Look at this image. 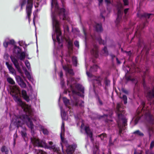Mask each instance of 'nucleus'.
I'll use <instances>...</instances> for the list:
<instances>
[{
    "label": "nucleus",
    "instance_id": "nucleus-63",
    "mask_svg": "<svg viewBox=\"0 0 154 154\" xmlns=\"http://www.w3.org/2000/svg\"><path fill=\"white\" fill-rule=\"evenodd\" d=\"M105 2L107 4L110 3V1L109 0H105Z\"/></svg>",
    "mask_w": 154,
    "mask_h": 154
},
{
    "label": "nucleus",
    "instance_id": "nucleus-25",
    "mask_svg": "<svg viewBox=\"0 0 154 154\" xmlns=\"http://www.w3.org/2000/svg\"><path fill=\"white\" fill-rule=\"evenodd\" d=\"M61 112L62 118L63 120H66L67 119V117L66 114L65 112L61 108Z\"/></svg>",
    "mask_w": 154,
    "mask_h": 154
},
{
    "label": "nucleus",
    "instance_id": "nucleus-14",
    "mask_svg": "<svg viewBox=\"0 0 154 154\" xmlns=\"http://www.w3.org/2000/svg\"><path fill=\"white\" fill-rule=\"evenodd\" d=\"M71 66L70 65H68L67 66H63V68L66 72H67L72 76L74 75V73L71 69Z\"/></svg>",
    "mask_w": 154,
    "mask_h": 154
},
{
    "label": "nucleus",
    "instance_id": "nucleus-17",
    "mask_svg": "<svg viewBox=\"0 0 154 154\" xmlns=\"http://www.w3.org/2000/svg\"><path fill=\"white\" fill-rule=\"evenodd\" d=\"M24 71L25 74L26 75L27 78L29 79V80L31 81L32 82H33L34 81L31 75L29 72L27 71L26 69H24Z\"/></svg>",
    "mask_w": 154,
    "mask_h": 154
},
{
    "label": "nucleus",
    "instance_id": "nucleus-42",
    "mask_svg": "<svg viewBox=\"0 0 154 154\" xmlns=\"http://www.w3.org/2000/svg\"><path fill=\"white\" fill-rule=\"evenodd\" d=\"M98 136L100 137L101 140H103L106 137V135L105 134H102L98 135Z\"/></svg>",
    "mask_w": 154,
    "mask_h": 154
},
{
    "label": "nucleus",
    "instance_id": "nucleus-31",
    "mask_svg": "<svg viewBox=\"0 0 154 154\" xmlns=\"http://www.w3.org/2000/svg\"><path fill=\"white\" fill-rule=\"evenodd\" d=\"M15 76L16 80L18 84L23 80V79L20 76L16 75Z\"/></svg>",
    "mask_w": 154,
    "mask_h": 154
},
{
    "label": "nucleus",
    "instance_id": "nucleus-30",
    "mask_svg": "<svg viewBox=\"0 0 154 154\" xmlns=\"http://www.w3.org/2000/svg\"><path fill=\"white\" fill-rule=\"evenodd\" d=\"M63 101L64 103L65 104L66 106H68V108H69V100L65 97L63 98Z\"/></svg>",
    "mask_w": 154,
    "mask_h": 154
},
{
    "label": "nucleus",
    "instance_id": "nucleus-44",
    "mask_svg": "<svg viewBox=\"0 0 154 154\" xmlns=\"http://www.w3.org/2000/svg\"><path fill=\"white\" fill-rule=\"evenodd\" d=\"M74 44L75 46L77 47V48H79V42L77 41H76L74 42Z\"/></svg>",
    "mask_w": 154,
    "mask_h": 154
},
{
    "label": "nucleus",
    "instance_id": "nucleus-38",
    "mask_svg": "<svg viewBox=\"0 0 154 154\" xmlns=\"http://www.w3.org/2000/svg\"><path fill=\"white\" fill-rule=\"evenodd\" d=\"M102 51L103 53L105 55L107 56L108 55V52L106 47H104V48L103 49Z\"/></svg>",
    "mask_w": 154,
    "mask_h": 154
},
{
    "label": "nucleus",
    "instance_id": "nucleus-6",
    "mask_svg": "<svg viewBox=\"0 0 154 154\" xmlns=\"http://www.w3.org/2000/svg\"><path fill=\"white\" fill-rule=\"evenodd\" d=\"M51 7L52 8H54L56 11H58L60 18H63V20H68V17L65 13V9L63 8L59 9L57 0H52Z\"/></svg>",
    "mask_w": 154,
    "mask_h": 154
},
{
    "label": "nucleus",
    "instance_id": "nucleus-33",
    "mask_svg": "<svg viewBox=\"0 0 154 154\" xmlns=\"http://www.w3.org/2000/svg\"><path fill=\"white\" fill-rule=\"evenodd\" d=\"M98 67L97 65H94L91 67L90 71L91 72L96 71Z\"/></svg>",
    "mask_w": 154,
    "mask_h": 154
},
{
    "label": "nucleus",
    "instance_id": "nucleus-29",
    "mask_svg": "<svg viewBox=\"0 0 154 154\" xmlns=\"http://www.w3.org/2000/svg\"><path fill=\"white\" fill-rule=\"evenodd\" d=\"M7 81L10 84L14 85L15 84V82L13 79L10 77H8L7 79Z\"/></svg>",
    "mask_w": 154,
    "mask_h": 154
},
{
    "label": "nucleus",
    "instance_id": "nucleus-34",
    "mask_svg": "<svg viewBox=\"0 0 154 154\" xmlns=\"http://www.w3.org/2000/svg\"><path fill=\"white\" fill-rule=\"evenodd\" d=\"M70 82L71 84H75V79L74 78L70 77L69 81H67V84L68 85L69 83H70Z\"/></svg>",
    "mask_w": 154,
    "mask_h": 154
},
{
    "label": "nucleus",
    "instance_id": "nucleus-53",
    "mask_svg": "<svg viewBox=\"0 0 154 154\" xmlns=\"http://www.w3.org/2000/svg\"><path fill=\"white\" fill-rule=\"evenodd\" d=\"M123 2L125 5H127L128 4V0H123Z\"/></svg>",
    "mask_w": 154,
    "mask_h": 154
},
{
    "label": "nucleus",
    "instance_id": "nucleus-47",
    "mask_svg": "<svg viewBox=\"0 0 154 154\" xmlns=\"http://www.w3.org/2000/svg\"><path fill=\"white\" fill-rule=\"evenodd\" d=\"M122 91L123 92L125 93V94H128V91L127 90L125 89H122Z\"/></svg>",
    "mask_w": 154,
    "mask_h": 154
},
{
    "label": "nucleus",
    "instance_id": "nucleus-4",
    "mask_svg": "<svg viewBox=\"0 0 154 154\" xmlns=\"http://www.w3.org/2000/svg\"><path fill=\"white\" fill-rule=\"evenodd\" d=\"M141 105L143 106L139 107L137 111V114H139L141 113L142 114H144L146 120L151 124H154V118L150 114L148 110H145L144 107L145 103L144 102H141Z\"/></svg>",
    "mask_w": 154,
    "mask_h": 154
},
{
    "label": "nucleus",
    "instance_id": "nucleus-39",
    "mask_svg": "<svg viewBox=\"0 0 154 154\" xmlns=\"http://www.w3.org/2000/svg\"><path fill=\"white\" fill-rule=\"evenodd\" d=\"M121 98L124 101V103L125 104L127 103V96L125 95H123L122 97Z\"/></svg>",
    "mask_w": 154,
    "mask_h": 154
},
{
    "label": "nucleus",
    "instance_id": "nucleus-23",
    "mask_svg": "<svg viewBox=\"0 0 154 154\" xmlns=\"http://www.w3.org/2000/svg\"><path fill=\"white\" fill-rule=\"evenodd\" d=\"M95 27L97 31L100 32L102 31V28L101 24L96 23Z\"/></svg>",
    "mask_w": 154,
    "mask_h": 154
},
{
    "label": "nucleus",
    "instance_id": "nucleus-58",
    "mask_svg": "<svg viewBox=\"0 0 154 154\" xmlns=\"http://www.w3.org/2000/svg\"><path fill=\"white\" fill-rule=\"evenodd\" d=\"M48 143L50 146H52V145L53 144V143L52 141H50L48 142Z\"/></svg>",
    "mask_w": 154,
    "mask_h": 154
},
{
    "label": "nucleus",
    "instance_id": "nucleus-11",
    "mask_svg": "<svg viewBox=\"0 0 154 154\" xmlns=\"http://www.w3.org/2000/svg\"><path fill=\"white\" fill-rule=\"evenodd\" d=\"M32 6V0H28L26 11L28 18L29 19L31 13V9Z\"/></svg>",
    "mask_w": 154,
    "mask_h": 154
},
{
    "label": "nucleus",
    "instance_id": "nucleus-5",
    "mask_svg": "<svg viewBox=\"0 0 154 154\" xmlns=\"http://www.w3.org/2000/svg\"><path fill=\"white\" fill-rule=\"evenodd\" d=\"M53 25V28L55 29L56 34V39L58 42L60 44L62 41V37L61 36V32L59 26V23L55 17H52Z\"/></svg>",
    "mask_w": 154,
    "mask_h": 154
},
{
    "label": "nucleus",
    "instance_id": "nucleus-61",
    "mask_svg": "<svg viewBox=\"0 0 154 154\" xmlns=\"http://www.w3.org/2000/svg\"><path fill=\"white\" fill-rule=\"evenodd\" d=\"M149 130H150L149 133V137H150L151 136V132H153V130L152 129H149Z\"/></svg>",
    "mask_w": 154,
    "mask_h": 154
},
{
    "label": "nucleus",
    "instance_id": "nucleus-10",
    "mask_svg": "<svg viewBox=\"0 0 154 154\" xmlns=\"http://www.w3.org/2000/svg\"><path fill=\"white\" fill-rule=\"evenodd\" d=\"M122 5L121 3H119L118 5V14L117 17L116 19V21L119 22L123 14L122 11Z\"/></svg>",
    "mask_w": 154,
    "mask_h": 154
},
{
    "label": "nucleus",
    "instance_id": "nucleus-19",
    "mask_svg": "<svg viewBox=\"0 0 154 154\" xmlns=\"http://www.w3.org/2000/svg\"><path fill=\"white\" fill-rule=\"evenodd\" d=\"M22 94L24 99L27 102H28L29 100V97L27 95L26 91L24 90L22 91Z\"/></svg>",
    "mask_w": 154,
    "mask_h": 154
},
{
    "label": "nucleus",
    "instance_id": "nucleus-28",
    "mask_svg": "<svg viewBox=\"0 0 154 154\" xmlns=\"http://www.w3.org/2000/svg\"><path fill=\"white\" fill-rule=\"evenodd\" d=\"M1 150L2 152H4L5 154H8L9 152V150L8 148L5 146H3L1 148Z\"/></svg>",
    "mask_w": 154,
    "mask_h": 154
},
{
    "label": "nucleus",
    "instance_id": "nucleus-24",
    "mask_svg": "<svg viewBox=\"0 0 154 154\" xmlns=\"http://www.w3.org/2000/svg\"><path fill=\"white\" fill-rule=\"evenodd\" d=\"M151 16H153V15L151 14H146L144 13L143 14L140 15L139 17H144L146 18H149Z\"/></svg>",
    "mask_w": 154,
    "mask_h": 154
},
{
    "label": "nucleus",
    "instance_id": "nucleus-20",
    "mask_svg": "<svg viewBox=\"0 0 154 154\" xmlns=\"http://www.w3.org/2000/svg\"><path fill=\"white\" fill-rule=\"evenodd\" d=\"M75 104L76 106H79L80 107H82L84 106V102L82 100H76L75 101Z\"/></svg>",
    "mask_w": 154,
    "mask_h": 154
},
{
    "label": "nucleus",
    "instance_id": "nucleus-8",
    "mask_svg": "<svg viewBox=\"0 0 154 154\" xmlns=\"http://www.w3.org/2000/svg\"><path fill=\"white\" fill-rule=\"evenodd\" d=\"M45 147L50 149H52L54 152H58L59 150V148L56 147L55 145H53L51 146H48L45 143L44 140H39V147Z\"/></svg>",
    "mask_w": 154,
    "mask_h": 154
},
{
    "label": "nucleus",
    "instance_id": "nucleus-32",
    "mask_svg": "<svg viewBox=\"0 0 154 154\" xmlns=\"http://www.w3.org/2000/svg\"><path fill=\"white\" fill-rule=\"evenodd\" d=\"M68 47L69 50H72V42L71 41H68Z\"/></svg>",
    "mask_w": 154,
    "mask_h": 154
},
{
    "label": "nucleus",
    "instance_id": "nucleus-12",
    "mask_svg": "<svg viewBox=\"0 0 154 154\" xmlns=\"http://www.w3.org/2000/svg\"><path fill=\"white\" fill-rule=\"evenodd\" d=\"M91 53L96 58L98 56V47L95 44H93V48L91 51Z\"/></svg>",
    "mask_w": 154,
    "mask_h": 154
},
{
    "label": "nucleus",
    "instance_id": "nucleus-9",
    "mask_svg": "<svg viewBox=\"0 0 154 154\" xmlns=\"http://www.w3.org/2000/svg\"><path fill=\"white\" fill-rule=\"evenodd\" d=\"M12 62L14 65L15 67L17 70L18 72L20 73H22V70L19 66V64L18 60L14 57L11 56L10 57Z\"/></svg>",
    "mask_w": 154,
    "mask_h": 154
},
{
    "label": "nucleus",
    "instance_id": "nucleus-46",
    "mask_svg": "<svg viewBox=\"0 0 154 154\" xmlns=\"http://www.w3.org/2000/svg\"><path fill=\"white\" fill-rule=\"evenodd\" d=\"M9 44H11L12 45H14L15 43V42L13 40H11L9 42H8Z\"/></svg>",
    "mask_w": 154,
    "mask_h": 154
},
{
    "label": "nucleus",
    "instance_id": "nucleus-13",
    "mask_svg": "<svg viewBox=\"0 0 154 154\" xmlns=\"http://www.w3.org/2000/svg\"><path fill=\"white\" fill-rule=\"evenodd\" d=\"M6 64L9 69L10 72L12 75L15 76L17 75V72L15 69L12 67V65L9 64V63L6 62Z\"/></svg>",
    "mask_w": 154,
    "mask_h": 154
},
{
    "label": "nucleus",
    "instance_id": "nucleus-3",
    "mask_svg": "<svg viewBox=\"0 0 154 154\" xmlns=\"http://www.w3.org/2000/svg\"><path fill=\"white\" fill-rule=\"evenodd\" d=\"M26 123L28 126L32 129L33 128V125L31 121L30 118L27 115H23L19 118L17 117L15 119L14 124L17 127L21 126L24 123Z\"/></svg>",
    "mask_w": 154,
    "mask_h": 154
},
{
    "label": "nucleus",
    "instance_id": "nucleus-15",
    "mask_svg": "<svg viewBox=\"0 0 154 154\" xmlns=\"http://www.w3.org/2000/svg\"><path fill=\"white\" fill-rule=\"evenodd\" d=\"M85 130L87 135L90 137V138H91V141H92L93 140V139L92 137V131H91L88 126L85 127Z\"/></svg>",
    "mask_w": 154,
    "mask_h": 154
},
{
    "label": "nucleus",
    "instance_id": "nucleus-45",
    "mask_svg": "<svg viewBox=\"0 0 154 154\" xmlns=\"http://www.w3.org/2000/svg\"><path fill=\"white\" fill-rule=\"evenodd\" d=\"M143 152L142 151H140V152H137L135 150L134 152V154H143Z\"/></svg>",
    "mask_w": 154,
    "mask_h": 154
},
{
    "label": "nucleus",
    "instance_id": "nucleus-60",
    "mask_svg": "<svg viewBox=\"0 0 154 154\" xmlns=\"http://www.w3.org/2000/svg\"><path fill=\"white\" fill-rule=\"evenodd\" d=\"M14 136L15 137V138H14V143H15V139L17 137V136L16 134H15Z\"/></svg>",
    "mask_w": 154,
    "mask_h": 154
},
{
    "label": "nucleus",
    "instance_id": "nucleus-40",
    "mask_svg": "<svg viewBox=\"0 0 154 154\" xmlns=\"http://www.w3.org/2000/svg\"><path fill=\"white\" fill-rule=\"evenodd\" d=\"M70 87L71 88L72 93L73 94L78 95H79V93L78 92L73 89L72 85H70Z\"/></svg>",
    "mask_w": 154,
    "mask_h": 154
},
{
    "label": "nucleus",
    "instance_id": "nucleus-64",
    "mask_svg": "<svg viewBox=\"0 0 154 154\" xmlns=\"http://www.w3.org/2000/svg\"><path fill=\"white\" fill-rule=\"evenodd\" d=\"M128 8H127V9H126L125 10H124V13H125V14H126V13H127V11L128 10Z\"/></svg>",
    "mask_w": 154,
    "mask_h": 154
},
{
    "label": "nucleus",
    "instance_id": "nucleus-35",
    "mask_svg": "<svg viewBox=\"0 0 154 154\" xmlns=\"http://www.w3.org/2000/svg\"><path fill=\"white\" fill-rule=\"evenodd\" d=\"M18 84L22 88H25L26 87V85L24 82L23 80Z\"/></svg>",
    "mask_w": 154,
    "mask_h": 154
},
{
    "label": "nucleus",
    "instance_id": "nucleus-7",
    "mask_svg": "<svg viewBox=\"0 0 154 154\" xmlns=\"http://www.w3.org/2000/svg\"><path fill=\"white\" fill-rule=\"evenodd\" d=\"M146 98L150 104H154V88H147Z\"/></svg>",
    "mask_w": 154,
    "mask_h": 154
},
{
    "label": "nucleus",
    "instance_id": "nucleus-59",
    "mask_svg": "<svg viewBox=\"0 0 154 154\" xmlns=\"http://www.w3.org/2000/svg\"><path fill=\"white\" fill-rule=\"evenodd\" d=\"M109 146H110L113 145V143H112V142H111V138H110V140H109Z\"/></svg>",
    "mask_w": 154,
    "mask_h": 154
},
{
    "label": "nucleus",
    "instance_id": "nucleus-49",
    "mask_svg": "<svg viewBox=\"0 0 154 154\" xmlns=\"http://www.w3.org/2000/svg\"><path fill=\"white\" fill-rule=\"evenodd\" d=\"M59 75L61 79H63V73L62 71H61L59 73Z\"/></svg>",
    "mask_w": 154,
    "mask_h": 154
},
{
    "label": "nucleus",
    "instance_id": "nucleus-26",
    "mask_svg": "<svg viewBox=\"0 0 154 154\" xmlns=\"http://www.w3.org/2000/svg\"><path fill=\"white\" fill-rule=\"evenodd\" d=\"M17 51L18 52L17 53L20 54L19 57V59L21 60H23L25 58V53L24 52L20 53V52L19 51Z\"/></svg>",
    "mask_w": 154,
    "mask_h": 154
},
{
    "label": "nucleus",
    "instance_id": "nucleus-36",
    "mask_svg": "<svg viewBox=\"0 0 154 154\" xmlns=\"http://www.w3.org/2000/svg\"><path fill=\"white\" fill-rule=\"evenodd\" d=\"M72 61L73 64L75 66H76L77 63V60L76 57H73L72 58Z\"/></svg>",
    "mask_w": 154,
    "mask_h": 154
},
{
    "label": "nucleus",
    "instance_id": "nucleus-43",
    "mask_svg": "<svg viewBox=\"0 0 154 154\" xmlns=\"http://www.w3.org/2000/svg\"><path fill=\"white\" fill-rule=\"evenodd\" d=\"M140 119V117L139 116H138L134 118V125H135L138 122Z\"/></svg>",
    "mask_w": 154,
    "mask_h": 154
},
{
    "label": "nucleus",
    "instance_id": "nucleus-37",
    "mask_svg": "<svg viewBox=\"0 0 154 154\" xmlns=\"http://www.w3.org/2000/svg\"><path fill=\"white\" fill-rule=\"evenodd\" d=\"M134 134L141 136H143V134L139 130H137L134 132Z\"/></svg>",
    "mask_w": 154,
    "mask_h": 154
},
{
    "label": "nucleus",
    "instance_id": "nucleus-62",
    "mask_svg": "<svg viewBox=\"0 0 154 154\" xmlns=\"http://www.w3.org/2000/svg\"><path fill=\"white\" fill-rule=\"evenodd\" d=\"M60 137H61V139L62 141V142H63V140H64V139H63V137H62V133H61V134H60Z\"/></svg>",
    "mask_w": 154,
    "mask_h": 154
},
{
    "label": "nucleus",
    "instance_id": "nucleus-57",
    "mask_svg": "<svg viewBox=\"0 0 154 154\" xmlns=\"http://www.w3.org/2000/svg\"><path fill=\"white\" fill-rule=\"evenodd\" d=\"M98 101L99 102L100 104L101 105H102L103 104L102 102L99 98H98Z\"/></svg>",
    "mask_w": 154,
    "mask_h": 154
},
{
    "label": "nucleus",
    "instance_id": "nucleus-22",
    "mask_svg": "<svg viewBox=\"0 0 154 154\" xmlns=\"http://www.w3.org/2000/svg\"><path fill=\"white\" fill-rule=\"evenodd\" d=\"M32 142L34 146H38V139L34 138L32 139Z\"/></svg>",
    "mask_w": 154,
    "mask_h": 154
},
{
    "label": "nucleus",
    "instance_id": "nucleus-55",
    "mask_svg": "<svg viewBox=\"0 0 154 154\" xmlns=\"http://www.w3.org/2000/svg\"><path fill=\"white\" fill-rule=\"evenodd\" d=\"M21 135H22V136L25 137L26 136V134L23 131H21Z\"/></svg>",
    "mask_w": 154,
    "mask_h": 154
},
{
    "label": "nucleus",
    "instance_id": "nucleus-51",
    "mask_svg": "<svg viewBox=\"0 0 154 154\" xmlns=\"http://www.w3.org/2000/svg\"><path fill=\"white\" fill-rule=\"evenodd\" d=\"M8 42H5L3 43V45L5 47L7 48L8 47Z\"/></svg>",
    "mask_w": 154,
    "mask_h": 154
},
{
    "label": "nucleus",
    "instance_id": "nucleus-16",
    "mask_svg": "<svg viewBox=\"0 0 154 154\" xmlns=\"http://www.w3.org/2000/svg\"><path fill=\"white\" fill-rule=\"evenodd\" d=\"M76 147V146L75 145L69 146L67 149L66 152L68 154H72L74 152Z\"/></svg>",
    "mask_w": 154,
    "mask_h": 154
},
{
    "label": "nucleus",
    "instance_id": "nucleus-21",
    "mask_svg": "<svg viewBox=\"0 0 154 154\" xmlns=\"http://www.w3.org/2000/svg\"><path fill=\"white\" fill-rule=\"evenodd\" d=\"M39 127L40 128L41 130L45 135H48V131L43 126L40 125H39Z\"/></svg>",
    "mask_w": 154,
    "mask_h": 154
},
{
    "label": "nucleus",
    "instance_id": "nucleus-54",
    "mask_svg": "<svg viewBox=\"0 0 154 154\" xmlns=\"http://www.w3.org/2000/svg\"><path fill=\"white\" fill-rule=\"evenodd\" d=\"M109 81H108L106 80L105 82V84L106 86H108V85H109Z\"/></svg>",
    "mask_w": 154,
    "mask_h": 154
},
{
    "label": "nucleus",
    "instance_id": "nucleus-48",
    "mask_svg": "<svg viewBox=\"0 0 154 154\" xmlns=\"http://www.w3.org/2000/svg\"><path fill=\"white\" fill-rule=\"evenodd\" d=\"M154 146V141H152L150 145V148L152 149Z\"/></svg>",
    "mask_w": 154,
    "mask_h": 154
},
{
    "label": "nucleus",
    "instance_id": "nucleus-18",
    "mask_svg": "<svg viewBox=\"0 0 154 154\" xmlns=\"http://www.w3.org/2000/svg\"><path fill=\"white\" fill-rule=\"evenodd\" d=\"M75 88L79 91L82 92L83 93H84V88L81 85L79 84H77L75 86Z\"/></svg>",
    "mask_w": 154,
    "mask_h": 154
},
{
    "label": "nucleus",
    "instance_id": "nucleus-56",
    "mask_svg": "<svg viewBox=\"0 0 154 154\" xmlns=\"http://www.w3.org/2000/svg\"><path fill=\"white\" fill-rule=\"evenodd\" d=\"M61 129H62V131L63 130V131H64V123H63L61 127Z\"/></svg>",
    "mask_w": 154,
    "mask_h": 154
},
{
    "label": "nucleus",
    "instance_id": "nucleus-2",
    "mask_svg": "<svg viewBox=\"0 0 154 154\" xmlns=\"http://www.w3.org/2000/svg\"><path fill=\"white\" fill-rule=\"evenodd\" d=\"M121 105L118 103L116 106V112L118 115L119 120L117 122L118 127L119 129V133L120 134L123 130L125 129V127L127 125V120L123 116L124 114V111L121 109Z\"/></svg>",
    "mask_w": 154,
    "mask_h": 154
},
{
    "label": "nucleus",
    "instance_id": "nucleus-52",
    "mask_svg": "<svg viewBox=\"0 0 154 154\" xmlns=\"http://www.w3.org/2000/svg\"><path fill=\"white\" fill-rule=\"evenodd\" d=\"M61 84L62 85V86H63L64 84V82L63 81V79H61Z\"/></svg>",
    "mask_w": 154,
    "mask_h": 154
},
{
    "label": "nucleus",
    "instance_id": "nucleus-27",
    "mask_svg": "<svg viewBox=\"0 0 154 154\" xmlns=\"http://www.w3.org/2000/svg\"><path fill=\"white\" fill-rule=\"evenodd\" d=\"M95 40L98 42L100 44H103L104 45H105V43L104 41L102 40L100 36L96 37L95 38Z\"/></svg>",
    "mask_w": 154,
    "mask_h": 154
},
{
    "label": "nucleus",
    "instance_id": "nucleus-41",
    "mask_svg": "<svg viewBox=\"0 0 154 154\" xmlns=\"http://www.w3.org/2000/svg\"><path fill=\"white\" fill-rule=\"evenodd\" d=\"M25 64L26 65V66L28 68V69L29 70L30 69V65L29 63V61L27 60H26L25 61Z\"/></svg>",
    "mask_w": 154,
    "mask_h": 154
},
{
    "label": "nucleus",
    "instance_id": "nucleus-50",
    "mask_svg": "<svg viewBox=\"0 0 154 154\" xmlns=\"http://www.w3.org/2000/svg\"><path fill=\"white\" fill-rule=\"evenodd\" d=\"M39 154H46V152L39 149Z\"/></svg>",
    "mask_w": 154,
    "mask_h": 154
},
{
    "label": "nucleus",
    "instance_id": "nucleus-1",
    "mask_svg": "<svg viewBox=\"0 0 154 154\" xmlns=\"http://www.w3.org/2000/svg\"><path fill=\"white\" fill-rule=\"evenodd\" d=\"M20 91L19 88L17 86H13L12 90L10 92V94L13 97L14 100L18 103L23 109L24 111L27 112L29 115L32 114V110L30 106L27 105L21 101L18 96V94L20 93Z\"/></svg>",
    "mask_w": 154,
    "mask_h": 154
}]
</instances>
